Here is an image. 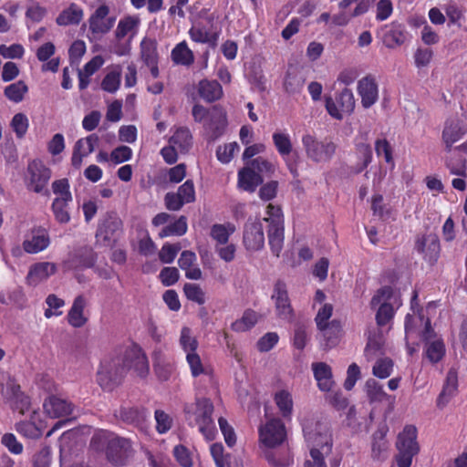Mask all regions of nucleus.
<instances>
[{
  "mask_svg": "<svg viewBox=\"0 0 467 467\" xmlns=\"http://www.w3.org/2000/svg\"><path fill=\"white\" fill-rule=\"evenodd\" d=\"M122 67L120 65H111L107 67V73L101 81V88L108 93H115L120 86Z\"/></svg>",
  "mask_w": 467,
  "mask_h": 467,
  "instance_id": "obj_33",
  "label": "nucleus"
},
{
  "mask_svg": "<svg viewBox=\"0 0 467 467\" xmlns=\"http://www.w3.org/2000/svg\"><path fill=\"white\" fill-rule=\"evenodd\" d=\"M356 150L360 160V167L358 171H361L368 166L372 161V151L369 143L368 142L367 137L362 139L360 141L356 142Z\"/></svg>",
  "mask_w": 467,
  "mask_h": 467,
  "instance_id": "obj_53",
  "label": "nucleus"
},
{
  "mask_svg": "<svg viewBox=\"0 0 467 467\" xmlns=\"http://www.w3.org/2000/svg\"><path fill=\"white\" fill-rule=\"evenodd\" d=\"M458 390V374L453 368H451L446 376L441 392L437 399V406L445 407L449 401L456 395Z\"/></svg>",
  "mask_w": 467,
  "mask_h": 467,
  "instance_id": "obj_27",
  "label": "nucleus"
},
{
  "mask_svg": "<svg viewBox=\"0 0 467 467\" xmlns=\"http://www.w3.org/2000/svg\"><path fill=\"white\" fill-rule=\"evenodd\" d=\"M415 250L429 264H434L439 258L441 250L438 237L432 234L418 236L415 242Z\"/></svg>",
  "mask_w": 467,
  "mask_h": 467,
  "instance_id": "obj_16",
  "label": "nucleus"
},
{
  "mask_svg": "<svg viewBox=\"0 0 467 467\" xmlns=\"http://www.w3.org/2000/svg\"><path fill=\"white\" fill-rule=\"evenodd\" d=\"M186 361L193 378L205 375L208 376L210 379H213L211 368L202 361V358L197 352L186 355Z\"/></svg>",
  "mask_w": 467,
  "mask_h": 467,
  "instance_id": "obj_39",
  "label": "nucleus"
},
{
  "mask_svg": "<svg viewBox=\"0 0 467 467\" xmlns=\"http://www.w3.org/2000/svg\"><path fill=\"white\" fill-rule=\"evenodd\" d=\"M154 368L160 379L168 380L173 371V364L170 360L156 357Z\"/></svg>",
  "mask_w": 467,
  "mask_h": 467,
  "instance_id": "obj_61",
  "label": "nucleus"
},
{
  "mask_svg": "<svg viewBox=\"0 0 467 467\" xmlns=\"http://www.w3.org/2000/svg\"><path fill=\"white\" fill-rule=\"evenodd\" d=\"M272 298L275 300L277 316L282 319L290 320L293 317V309L284 283L277 282L275 285Z\"/></svg>",
  "mask_w": 467,
  "mask_h": 467,
  "instance_id": "obj_20",
  "label": "nucleus"
},
{
  "mask_svg": "<svg viewBox=\"0 0 467 467\" xmlns=\"http://www.w3.org/2000/svg\"><path fill=\"white\" fill-rule=\"evenodd\" d=\"M383 337L381 335L369 336L365 348L364 355L368 361L374 359L382 353Z\"/></svg>",
  "mask_w": 467,
  "mask_h": 467,
  "instance_id": "obj_54",
  "label": "nucleus"
},
{
  "mask_svg": "<svg viewBox=\"0 0 467 467\" xmlns=\"http://www.w3.org/2000/svg\"><path fill=\"white\" fill-rule=\"evenodd\" d=\"M239 150L240 147L237 142H230L219 146L216 150L217 159L222 163H229Z\"/></svg>",
  "mask_w": 467,
  "mask_h": 467,
  "instance_id": "obj_59",
  "label": "nucleus"
},
{
  "mask_svg": "<svg viewBox=\"0 0 467 467\" xmlns=\"http://www.w3.org/2000/svg\"><path fill=\"white\" fill-rule=\"evenodd\" d=\"M398 453L395 456L398 467H410L412 459L420 451L417 441V429L412 425H407L398 435L396 441Z\"/></svg>",
  "mask_w": 467,
  "mask_h": 467,
  "instance_id": "obj_5",
  "label": "nucleus"
},
{
  "mask_svg": "<svg viewBox=\"0 0 467 467\" xmlns=\"http://www.w3.org/2000/svg\"><path fill=\"white\" fill-rule=\"evenodd\" d=\"M87 299L84 296H78L67 313V322L73 327H82L88 321V317L84 314L87 306Z\"/></svg>",
  "mask_w": 467,
  "mask_h": 467,
  "instance_id": "obj_28",
  "label": "nucleus"
},
{
  "mask_svg": "<svg viewBox=\"0 0 467 467\" xmlns=\"http://www.w3.org/2000/svg\"><path fill=\"white\" fill-rule=\"evenodd\" d=\"M394 363L389 358H379L372 367L374 377L384 379L389 378L393 372Z\"/></svg>",
  "mask_w": 467,
  "mask_h": 467,
  "instance_id": "obj_52",
  "label": "nucleus"
},
{
  "mask_svg": "<svg viewBox=\"0 0 467 467\" xmlns=\"http://www.w3.org/2000/svg\"><path fill=\"white\" fill-rule=\"evenodd\" d=\"M247 166L253 168L262 177L264 175L269 176L275 171L274 165L261 157L254 159L247 164Z\"/></svg>",
  "mask_w": 467,
  "mask_h": 467,
  "instance_id": "obj_62",
  "label": "nucleus"
},
{
  "mask_svg": "<svg viewBox=\"0 0 467 467\" xmlns=\"http://www.w3.org/2000/svg\"><path fill=\"white\" fill-rule=\"evenodd\" d=\"M98 141L99 137L95 134H91L76 142L71 158V163L76 169L80 168L83 158L89 155L94 150Z\"/></svg>",
  "mask_w": 467,
  "mask_h": 467,
  "instance_id": "obj_23",
  "label": "nucleus"
},
{
  "mask_svg": "<svg viewBox=\"0 0 467 467\" xmlns=\"http://www.w3.org/2000/svg\"><path fill=\"white\" fill-rule=\"evenodd\" d=\"M389 441L386 439V431L379 429L372 435L371 457L376 461H384L388 456Z\"/></svg>",
  "mask_w": 467,
  "mask_h": 467,
  "instance_id": "obj_32",
  "label": "nucleus"
},
{
  "mask_svg": "<svg viewBox=\"0 0 467 467\" xmlns=\"http://www.w3.org/2000/svg\"><path fill=\"white\" fill-rule=\"evenodd\" d=\"M356 4V6L351 13V16H359L367 13L370 7L369 0H341L338 4L340 9H347L351 5Z\"/></svg>",
  "mask_w": 467,
  "mask_h": 467,
  "instance_id": "obj_60",
  "label": "nucleus"
},
{
  "mask_svg": "<svg viewBox=\"0 0 467 467\" xmlns=\"http://www.w3.org/2000/svg\"><path fill=\"white\" fill-rule=\"evenodd\" d=\"M51 178V170L40 160H33L27 165L26 183L29 190L42 192Z\"/></svg>",
  "mask_w": 467,
  "mask_h": 467,
  "instance_id": "obj_10",
  "label": "nucleus"
},
{
  "mask_svg": "<svg viewBox=\"0 0 467 467\" xmlns=\"http://www.w3.org/2000/svg\"><path fill=\"white\" fill-rule=\"evenodd\" d=\"M198 93L205 101L213 102L222 97L223 88L215 80L203 79L198 84Z\"/></svg>",
  "mask_w": 467,
  "mask_h": 467,
  "instance_id": "obj_35",
  "label": "nucleus"
},
{
  "mask_svg": "<svg viewBox=\"0 0 467 467\" xmlns=\"http://www.w3.org/2000/svg\"><path fill=\"white\" fill-rule=\"evenodd\" d=\"M95 262V253L91 249L84 248L72 254L65 262V266L68 270H83L93 267Z\"/></svg>",
  "mask_w": 467,
  "mask_h": 467,
  "instance_id": "obj_25",
  "label": "nucleus"
},
{
  "mask_svg": "<svg viewBox=\"0 0 467 467\" xmlns=\"http://www.w3.org/2000/svg\"><path fill=\"white\" fill-rule=\"evenodd\" d=\"M263 220L267 223L270 249L278 257L283 250L285 241V219L280 206L269 203Z\"/></svg>",
  "mask_w": 467,
  "mask_h": 467,
  "instance_id": "obj_4",
  "label": "nucleus"
},
{
  "mask_svg": "<svg viewBox=\"0 0 467 467\" xmlns=\"http://www.w3.org/2000/svg\"><path fill=\"white\" fill-rule=\"evenodd\" d=\"M140 26V18L139 16H126L119 19L116 30L114 32L115 38L121 41L127 38L124 44L115 47V53L118 56L128 55L130 51V45L134 37L137 36Z\"/></svg>",
  "mask_w": 467,
  "mask_h": 467,
  "instance_id": "obj_7",
  "label": "nucleus"
},
{
  "mask_svg": "<svg viewBox=\"0 0 467 467\" xmlns=\"http://www.w3.org/2000/svg\"><path fill=\"white\" fill-rule=\"evenodd\" d=\"M130 443L129 440L120 437H111L108 443L107 456L115 465H122L130 456Z\"/></svg>",
  "mask_w": 467,
  "mask_h": 467,
  "instance_id": "obj_18",
  "label": "nucleus"
},
{
  "mask_svg": "<svg viewBox=\"0 0 467 467\" xmlns=\"http://www.w3.org/2000/svg\"><path fill=\"white\" fill-rule=\"evenodd\" d=\"M46 424L44 421L22 420L16 425V430L23 436L29 439H36L42 435Z\"/></svg>",
  "mask_w": 467,
  "mask_h": 467,
  "instance_id": "obj_42",
  "label": "nucleus"
},
{
  "mask_svg": "<svg viewBox=\"0 0 467 467\" xmlns=\"http://www.w3.org/2000/svg\"><path fill=\"white\" fill-rule=\"evenodd\" d=\"M303 431L310 447V454L306 459L304 467H327L325 456L332 451L331 434L320 425L317 426L315 431L309 427H304Z\"/></svg>",
  "mask_w": 467,
  "mask_h": 467,
  "instance_id": "obj_3",
  "label": "nucleus"
},
{
  "mask_svg": "<svg viewBox=\"0 0 467 467\" xmlns=\"http://www.w3.org/2000/svg\"><path fill=\"white\" fill-rule=\"evenodd\" d=\"M305 83L303 74L295 67L288 68L284 80V88L289 94L299 93Z\"/></svg>",
  "mask_w": 467,
  "mask_h": 467,
  "instance_id": "obj_36",
  "label": "nucleus"
},
{
  "mask_svg": "<svg viewBox=\"0 0 467 467\" xmlns=\"http://www.w3.org/2000/svg\"><path fill=\"white\" fill-rule=\"evenodd\" d=\"M302 144L308 159L315 162H326L336 152V144L330 140H317L314 136L306 134L302 137Z\"/></svg>",
  "mask_w": 467,
  "mask_h": 467,
  "instance_id": "obj_9",
  "label": "nucleus"
},
{
  "mask_svg": "<svg viewBox=\"0 0 467 467\" xmlns=\"http://www.w3.org/2000/svg\"><path fill=\"white\" fill-rule=\"evenodd\" d=\"M28 92V87L23 80H18L5 88L4 94L12 102H21Z\"/></svg>",
  "mask_w": 467,
  "mask_h": 467,
  "instance_id": "obj_46",
  "label": "nucleus"
},
{
  "mask_svg": "<svg viewBox=\"0 0 467 467\" xmlns=\"http://www.w3.org/2000/svg\"><path fill=\"white\" fill-rule=\"evenodd\" d=\"M235 232L233 223L213 224L211 228V237L216 242L215 245H223L228 243L229 237Z\"/></svg>",
  "mask_w": 467,
  "mask_h": 467,
  "instance_id": "obj_43",
  "label": "nucleus"
},
{
  "mask_svg": "<svg viewBox=\"0 0 467 467\" xmlns=\"http://www.w3.org/2000/svg\"><path fill=\"white\" fill-rule=\"evenodd\" d=\"M126 368H133L144 378L149 373V362L141 348L131 345L124 352V358H105L97 373L99 385L106 390H112L119 382Z\"/></svg>",
  "mask_w": 467,
  "mask_h": 467,
  "instance_id": "obj_1",
  "label": "nucleus"
},
{
  "mask_svg": "<svg viewBox=\"0 0 467 467\" xmlns=\"http://www.w3.org/2000/svg\"><path fill=\"white\" fill-rule=\"evenodd\" d=\"M179 344L186 355L197 352L199 346L196 337L192 335V329L188 327L182 328Z\"/></svg>",
  "mask_w": 467,
  "mask_h": 467,
  "instance_id": "obj_50",
  "label": "nucleus"
},
{
  "mask_svg": "<svg viewBox=\"0 0 467 467\" xmlns=\"http://www.w3.org/2000/svg\"><path fill=\"white\" fill-rule=\"evenodd\" d=\"M258 320V315L254 310H245L242 317L232 323L231 328L235 332H244L252 328Z\"/></svg>",
  "mask_w": 467,
  "mask_h": 467,
  "instance_id": "obj_48",
  "label": "nucleus"
},
{
  "mask_svg": "<svg viewBox=\"0 0 467 467\" xmlns=\"http://www.w3.org/2000/svg\"><path fill=\"white\" fill-rule=\"evenodd\" d=\"M265 458L273 467H289L294 463V457L288 450L284 453L266 451Z\"/></svg>",
  "mask_w": 467,
  "mask_h": 467,
  "instance_id": "obj_55",
  "label": "nucleus"
},
{
  "mask_svg": "<svg viewBox=\"0 0 467 467\" xmlns=\"http://www.w3.org/2000/svg\"><path fill=\"white\" fill-rule=\"evenodd\" d=\"M449 156L445 158V166L453 175L460 177L467 176V161L462 156L457 155L454 152H448Z\"/></svg>",
  "mask_w": 467,
  "mask_h": 467,
  "instance_id": "obj_41",
  "label": "nucleus"
},
{
  "mask_svg": "<svg viewBox=\"0 0 467 467\" xmlns=\"http://www.w3.org/2000/svg\"><path fill=\"white\" fill-rule=\"evenodd\" d=\"M84 18V10L76 3H71L57 16L56 22L58 26H78Z\"/></svg>",
  "mask_w": 467,
  "mask_h": 467,
  "instance_id": "obj_30",
  "label": "nucleus"
},
{
  "mask_svg": "<svg viewBox=\"0 0 467 467\" xmlns=\"http://www.w3.org/2000/svg\"><path fill=\"white\" fill-rule=\"evenodd\" d=\"M274 400L284 418L290 417L293 412V397L289 390L279 389L275 393Z\"/></svg>",
  "mask_w": 467,
  "mask_h": 467,
  "instance_id": "obj_38",
  "label": "nucleus"
},
{
  "mask_svg": "<svg viewBox=\"0 0 467 467\" xmlns=\"http://www.w3.org/2000/svg\"><path fill=\"white\" fill-rule=\"evenodd\" d=\"M445 354V347L441 338L426 344V356L431 363L439 362Z\"/></svg>",
  "mask_w": 467,
  "mask_h": 467,
  "instance_id": "obj_56",
  "label": "nucleus"
},
{
  "mask_svg": "<svg viewBox=\"0 0 467 467\" xmlns=\"http://www.w3.org/2000/svg\"><path fill=\"white\" fill-rule=\"evenodd\" d=\"M140 57L145 64L158 61L157 43L154 39L144 37L140 42Z\"/></svg>",
  "mask_w": 467,
  "mask_h": 467,
  "instance_id": "obj_49",
  "label": "nucleus"
},
{
  "mask_svg": "<svg viewBox=\"0 0 467 467\" xmlns=\"http://www.w3.org/2000/svg\"><path fill=\"white\" fill-rule=\"evenodd\" d=\"M187 229L186 218L184 216H181L173 223L163 227L159 233V237L165 238L169 236H182L187 232Z\"/></svg>",
  "mask_w": 467,
  "mask_h": 467,
  "instance_id": "obj_47",
  "label": "nucleus"
},
{
  "mask_svg": "<svg viewBox=\"0 0 467 467\" xmlns=\"http://www.w3.org/2000/svg\"><path fill=\"white\" fill-rule=\"evenodd\" d=\"M169 143L177 148L181 153H186L192 146V135L186 127H179L170 138Z\"/></svg>",
  "mask_w": 467,
  "mask_h": 467,
  "instance_id": "obj_34",
  "label": "nucleus"
},
{
  "mask_svg": "<svg viewBox=\"0 0 467 467\" xmlns=\"http://www.w3.org/2000/svg\"><path fill=\"white\" fill-rule=\"evenodd\" d=\"M406 40L404 29L400 26H393L384 36V45L388 48L401 46Z\"/></svg>",
  "mask_w": 467,
  "mask_h": 467,
  "instance_id": "obj_51",
  "label": "nucleus"
},
{
  "mask_svg": "<svg viewBox=\"0 0 467 467\" xmlns=\"http://www.w3.org/2000/svg\"><path fill=\"white\" fill-rule=\"evenodd\" d=\"M183 411L189 425L197 426L206 440L214 439L216 427L212 418L213 405L209 399H196L195 402L186 404Z\"/></svg>",
  "mask_w": 467,
  "mask_h": 467,
  "instance_id": "obj_2",
  "label": "nucleus"
},
{
  "mask_svg": "<svg viewBox=\"0 0 467 467\" xmlns=\"http://www.w3.org/2000/svg\"><path fill=\"white\" fill-rule=\"evenodd\" d=\"M326 109L332 118L341 120L345 114H351L355 109L353 92L348 88H344L336 98V100L327 98Z\"/></svg>",
  "mask_w": 467,
  "mask_h": 467,
  "instance_id": "obj_11",
  "label": "nucleus"
},
{
  "mask_svg": "<svg viewBox=\"0 0 467 467\" xmlns=\"http://www.w3.org/2000/svg\"><path fill=\"white\" fill-rule=\"evenodd\" d=\"M43 408L46 414L52 419L67 417L73 411V404L70 401L57 396L48 397Z\"/></svg>",
  "mask_w": 467,
  "mask_h": 467,
  "instance_id": "obj_22",
  "label": "nucleus"
},
{
  "mask_svg": "<svg viewBox=\"0 0 467 467\" xmlns=\"http://www.w3.org/2000/svg\"><path fill=\"white\" fill-rule=\"evenodd\" d=\"M243 244L247 251L256 252L265 246V233L260 219L249 218L244 226Z\"/></svg>",
  "mask_w": 467,
  "mask_h": 467,
  "instance_id": "obj_13",
  "label": "nucleus"
},
{
  "mask_svg": "<svg viewBox=\"0 0 467 467\" xmlns=\"http://www.w3.org/2000/svg\"><path fill=\"white\" fill-rule=\"evenodd\" d=\"M311 368L318 389L324 392L330 391L335 384L331 367L325 362H314Z\"/></svg>",
  "mask_w": 467,
  "mask_h": 467,
  "instance_id": "obj_26",
  "label": "nucleus"
},
{
  "mask_svg": "<svg viewBox=\"0 0 467 467\" xmlns=\"http://www.w3.org/2000/svg\"><path fill=\"white\" fill-rule=\"evenodd\" d=\"M467 133V123L459 117L446 119L441 133V140L445 145L446 152H451L452 145L462 140Z\"/></svg>",
  "mask_w": 467,
  "mask_h": 467,
  "instance_id": "obj_14",
  "label": "nucleus"
},
{
  "mask_svg": "<svg viewBox=\"0 0 467 467\" xmlns=\"http://www.w3.org/2000/svg\"><path fill=\"white\" fill-rule=\"evenodd\" d=\"M132 150L130 147L125 145L119 146L110 152V161L116 165L120 164L130 161L132 158Z\"/></svg>",
  "mask_w": 467,
  "mask_h": 467,
  "instance_id": "obj_63",
  "label": "nucleus"
},
{
  "mask_svg": "<svg viewBox=\"0 0 467 467\" xmlns=\"http://www.w3.org/2000/svg\"><path fill=\"white\" fill-rule=\"evenodd\" d=\"M263 182V177L247 165L238 171V187L245 192H254Z\"/></svg>",
  "mask_w": 467,
  "mask_h": 467,
  "instance_id": "obj_29",
  "label": "nucleus"
},
{
  "mask_svg": "<svg viewBox=\"0 0 467 467\" xmlns=\"http://www.w3.org/2000/svg\"><path fill=\"white\" fill-rule=\"evenodd\" d=\"M413 57L416 67H426L431 62L433 52L430 48L419 47L416 49Z\"/></svg>",
  "mask_w": 467,
  "mask_h": 467,
  "instance_id": "obj_64",
  "label": "nucleus"
},
{
  "mask_svg": "<svg viewBox=\"0 0 467 467\" xmlns=\"http://www.w3.org/2000/svg\"><path fill=\"white\" fill-rule=\"evenodd\" d=\"M365 390L370 402H382L389 399L383 386L374 379H368L366 381Z\"/></svg>",
  "mask_w": 467,
  "mask_h": 467,
  "instance_id": "obj_45",
  "label": "nucleus"
},
{
  "mask_svg": "<svg viewBox=\"0 0 467 467\" xmlns=\"http://www.w3.org/2000/svg\"><path fill=\"white\" fill-rule=\"evenodd\" d=\"M183 292L188 300L198 305H203L205 303V293L199 285L187 283L183 286Z\"/></svg>",
  "mask_w": 467,
  "mask_h": 467,
  "instance_id": "obj_58",
  "label": "nucleus"
},
{
  "mask_svg": "<svg viewBox=\"0 0 467 467\" xmlns=\"http://www.w3.org/2000/svg\"><path fill=\"white\" fill-rule=\"evenodd\" d=\"M318 330L320 332L321 344L325 348H331L338 343L341 332V326L338 321L331 320L324 327H318Z\"/></svg>",
  "mask_w": 467,
  "mask_h": 467,
  "instance_id": "obj_31",
  "label": "nucleus"
},
{
  "mask_svg": "<svg viewBox=\"0 0 467 467\" xmlns=\"http://www.w3.org/2000/svg\"><path fill=\"white\" fill-rule=\"evenodd\" d=\"M46 304L47 305V308L44 313L45 317L50 318L52 317H58L62 315L60 308L65 306V301L62 298L51 294L46 298Z\"/></svg>",
  "mask_w": 467,
  "mask_h": 467,
  "instance_id": "obj_57",
  "label": "nucleus"
},
{
  "mask_svg": "<svg viewBox=\"0 0 467 467\" xmlns=\"http://www.w3.org/2000/svg\"><path fill=\"white\" fill-rule=\"evenodd\" d=\"M227 127L226 112L220 107H213L205 123V129L211 132L213 140L221 137Z\"/></svg>",
  "mask_w": 467,
  "mask_h": 467,
  "instance_id": "obj_24",
  "label": "nucleus"
},
{
  "mask_svg": "<svg viewBox=\"0 0 467 467\" xmlns=\"http://www.w3.org/2000/svg\"><path fill=\"white\" fill-rule=\"evenodd\" d=\"M258 441L261 447L270 450L284 443L286 439V429L278 418H266L258 428Z\"/></svg>",
  "mask_w": 467,
  "mask_h": 467,
  "instance_id": "obj_6",
  "label": "nucleus"
},
{
  "mask_svg": "<svg viewBox=\"0 0 467 467\" xmlns=\"http://www.w3.org/2000/svg\"><path fill=\"white\" fill-rule=\"evenodd\" d=\"M57 267L55 263L39 262L29 267L26 283L27 285L36 287L39 284L47 280L51 275L57 273Z\"/></svg>",
  "mask_w": 467,
  "mask_h": 467,
  "instance_id": "obj_17",
  "label": "nucleus"
},
{
  "mask_svg": "<svg viewBox=\"0 0 467 467\" xmlns=\"http://www.w3.org/2000/svg\"><path fill=\"white\" fill-rule=\"evenodd\" d=\"M394 299L393 289L390 286H384L379 289L370 301L372 308L378 307L376 321L378 326L387 325L394 317L395 310L392 306Z\"/></svg>",
  "mask_w": 467,
  "mask_h": 467,
  "instance_id": "obj_8",
  "label": "nucleus"
},
{
  "mask_svg": "<svg viewBox=\"0 0 467 467\" xmlns=\"http://www.w3.org/2000/svg\"><path fill=\"white\" fill-rule=\"evenodd\" d=\"M122 231V222L116 213H108L99 223L96 238L105 245H110L119 237Z\"/></svg>",
  "mask_w": 467,
  "mask_h": 467,
  "instance_id": "obj_12",
  "label": "nucleus"
},
{
  "mask_svg": "<svg viewBox=\"0 0 467 467\" xmlns=\"http://www.w3.org/2000/svg\"><path fill=\"white\" fill-rule=\"evenodd\" d=\"M115 22L116 17L109 16V7L103 4L90 15L88 27L94 35H105L111 30Z\"/></svg>",
  "mask_w": 467,
  "mask_h": 467,
  "instance_id": "obj_15",
  "label": "nucleus"
},
{
  "mask_svg": "<svg viewBox=\"0 0 467 467\" xmlns=\"http://www.w3.org/2000/svg\"><path fill=\"white\" fill-rule=\"evenodd\" d=\"M272 138L277 152L285 159L293 150L290 135L285 130H276Z\"/></svg>",
  "mask_w": 467,
  "mask_h": 467,
  "instance_id": "obj_40",
  "label": "nucleus"
},
{
  "mask_svg": "<svg viewBox=\"0 0 467 467\" xmlns=\"http://www.w3.org/2000/svg\"><path fill=\"white\" fill-rule=\"evenodd\" d=\"M72 200L66 198H55L52 202V212L55 219L60 223H67L70 221L69 204Z\"/></svg>",
  "mask_w": 467,
  "mask_h": 467,
  "instance_id": "obj_44",
  "label": "nucleus"
},
{
  "mask_svg": "<svg viewBox=\"0 0 467 467\" xmlns=\"http://www.w3.org/2000/svg\"><path fill=\"white\" fill-rule=\"evenodd\" d=\"M50 239L45 229H33L24 242L23 248L27 254H37L48 247Z\"/></svg>",
  "mask_w": 467,
  "mask_h": 467,
  "instance_id": "obj_21",
  "label": "nucleus"
},
{
  "mask_svg": "<svg viewBox=\"0 0 467 467\" xmlns=\"http://www.w3.org/2000/svg\"><path fill=\"white\" fill-rule=\"evenodd\" d=\"M358 93L361 98V105L369 109L379 99V87L372 76L362 78L358 83Z\"/></svg>",
  "mask_w": 467,
  "mask_h": 467,
  "instance_id": "obj_19",
  "label": "nucleus"
},
{
  "mask_svg": "<svg viewBox=\"0 0 467 467\" xmlns=\"http://www.w3.org/2000/svg\"><path fill=\"white\" fill-rule=\"evenodd\" d=\"M171 57L172 61L177 65L190 66L194 61V55L188 47L185 41L177 44L173 47Z\"/></svg>",
  "mask_w": 467,
  "mask_h": 467,
  "instance_id": "obj_37",
  "label": "nucleus"
}]
</instances>
